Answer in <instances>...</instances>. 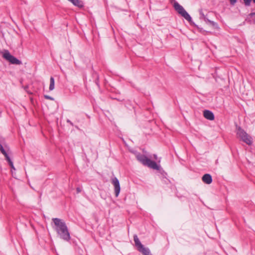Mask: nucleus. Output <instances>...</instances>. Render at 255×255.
I'll return each mask as SVG.
<instances>
[{"mask_svg":"<svg viewBox=\"0 0 255 255\" xmlns=\"http://www.w3.org/2000/svg\"><path fill=\"white\" fill-rule=\"evenodd\" d=\"M249 16L250 17H253V16H255V12H251V13L249 14Z\"/></svg>","mask_w":255,"mask_h":255,"instance_id":"obj_27","label":"nucleus"},{"mask_svg":"<svg viewBox=\"0 0 255 255\" xmlns=\"http://www.w3.org/2000/svg\"><path fill=\"white\" fill-rule=\"evenodd\" d=\"M93 77L95 78V82L96 84V85L99 88L100 87V83H99V76L98 74V73L95 72L93 71V73L92 74Z\"/></svg>","mask_w":255,"mask_h":255,"instance_id":"obj_15","label":"nucleus"},{"mask_svg":"<svg viewBox=\"0 0 255 255\" xmlns=\"http://www.w3.org/2000/svg\"><path fill=\"white\" fill-rule=\"evenodd\" d=\"M199 12H200V18H203L204 19L205 17H206V16L204 15V13L202 11V10L201 9L200 11H199Z\"/></svg>","mask_w":255,"mask_h":255,"instance_id":"obj_20","label":"nucleus"},{"mask_svg":"<svg viewBox=\"0 0 255 255\" xmlns=\"http://www.w3.org/2000/svg\"><path fill=\"white\" fill-rule=\"evenodd\" d=\"M44 97L46 99H48V100H52V101H53L54 100V98L49 96H48V95H44Z\"/></svg>","mask_w":255,"mask_h":255,"instance_id":"obj_21","label":"nucleus"},{"mask_svg":"<svg viewBox=\"0 0 255 255\" xmlns=\"http://www.w3.org/2000/svg\"><path fill=\"white\" fill-rule=\"evenodd\" d=\"M203 116L205 119L210 121H213L215 119L214 113L208 110H205L203 111Z\"/></svg>","mask_w":255,"mask_h":255,"instance_id":"obj_8","label":"nucleus"},{"mask_svg":"<svg viewBox=\"0 0 255 255\" xmlns=\"http://www.w3.org/2000/svg\"><path fill=\"white\" fill-rule=\"evenodd\" d=\"M137 250L143 255H151L150 250L148 248L144 247V246L138 249Z\"/></svg>","mask_w":255,"mask_h":255,"instance_id":"obj_11","label":"nucleus"},{"mask_svg":"<svg viewBox=\"0 0 255 255\" xmlns=\"http://www.w3.org/2000/svg\"><path fill=\"white\" fill-rule=\"evenodd\" d=\"M64 232H65V241H68L71 244H73L74 245H76L77 244L76 241L75 239L72 238L70 236V234L68 231V228L66 224H65L64 227Z\"/></svg>","mask_w":255,"mask_h":255,"instance_id":"obj_7","label":"nucleus"},{"mask_svg":"<svg viewBox=\"0 0 255 255\" xmlns=\"http://www.w3.org/2000/svg\"><path fill=\"white\" fill-rule=\"evenodd\" d=\"M66 122H67V123L70 124V125H71L72 127H73V126H74V124H73V123H72V122L70 120L67 119V120H66Z\"/></svg>","mask_w":255,"mask_h":255,"instance_id":"obj_24","label":"nucleus"},{"mask_svg":"<svg viewBox=\"0 0 255 255\" xmlns=\"http://www.w3.org/2000/svg\"><path fill=\"white\" fill-rule=\"evenodd\" d=\"M253 2L255 4V0H252Z\"/></svg>","mask_w":255,"mask_h":255,"instance_id":"obj_29","label":"nucleus"},{"mask_svg":"<svg viewBox=\"0 0 255 255\" xmlns=\"http://www.w3.org/2000/svg\"><path fill=\"white\" fill-rule=\"evenodd\" d=\"M9 166H10L11 169H13L14 170H15V168H14V165H13V162H10V163L9 164Z\"/></svg>","mask_w":255,"mask_h":255,"instance_id":"obj_23","label":"nucleus"},{"mask_svg":"<svg viewBox=\"0 0 255 255\" xmlns=\"http://www.w3.org/2000/svg\"><path fill=\"white\" fill-rule=\"evenodd\" d=\"M4 156L5 157V159L8 162L9 164L10 163V162H12L10 159V157H9L8 155L7 154V153L4 155Z\"/></svg>","mask_w":255,"mask_h":255,"instance_id":"obj_19","label":"nucleus"},{"mask_svg":"<svg viewBox=\"0 0 255 255\" xmlns=\"http://www.w3.org/2000/svg\"><path fill=\"white\" fill-rule=\"evenodd\" d=\"M244 1V3L246 6H249L251 5V3L252 0H243Z\"/></svg>","mask_w":255,"mask_h":255,"instance_id":"obj_18","label":"nucleus"},{"mask_svg":"<svg viewBox=\"0 0 255 255\" xmlns=\"http://www.w3.org/2000/svg\"><path fill=\"white\" fill-rule=\"evenodd\" d=\"M230 2V4L232 5H234L237 2V0H229Z\"/></svg>","mask_w":255,"mask_h":255,"instance_id":"obj_22","label":"nucleus"},{"mask_svg":"<svg viewBox=\"0 0 255 255\" xmlns=\"http://www.w3.org/2000/svg\"><path fill=\"white\" fill-rule=\"evenodd\" d=\"M203 19L207 23H209V21H211L207 17H205Z\"/></svg>","mask_w":255,"mask_h":255,"instance_id":"obj_26","label":"nucleus"},{"mask_svg":"<svg viewBox=\"0 0 255 255\" xmlns=\"http://www.w3.org/2000/svg\"><path fill=\"white\" fill-rule=\"evenodd\" d=\"M133 240L135 243V246L136 247L137 249L143 246L140 242L137 236L135 234L133 235Z\"/></svg>","mask_w":255,"mask_h":255,"instance_id":"obj_13","label":"nucleus"},{"mask_svg":"<svg viewBox=\"0 0 255 255\" xmlns=\"http://www.w3.org/2000/svg\"><path fill=\"white\" fill-rule=\"evenodd\" d=\"M55 81L53 77H51L50 79V85L49 89L50 91H52L54 89Z\"/></svg>","mask_w":255,"mask_h":255,"instance_id":"obj_16","label":"nucleus"},{"mask_svg":"<svg viewBox=\"0 0 255 255\" xmlns=\"http://www.w3.org/2000/svg\"><path fill=\"white\" fill-rule=\"evenodd\" d=\"M6 146L5 144L4 139L0 136V151L4 155L7 154L4 148H6Z\"/></svg>","mask_w":255,"mask_h":255,"instance_id":"obj_10","label":"nucleus"},{"mask_svg":"<svg viewBox=\"0 0 255 255\" xmlns=\"http://www.w3.org/2000/svg\"><path fill=\"white\" fill-rule=\"evenodd\" d=\"M135 156L136 159L144 166L158 171L163 178H166L167 173L163 170L161 166L158 164L155 161L150 159L145 155L142 154L139 152L137 153Z\"/></svg>","mask_w":255,"mask_h":255,"instance_id":"obj_1","label":"nucleus"},{"mask_svg":"<svg viewBox=\"0 0 255 255\" xmlns=\"http://www.w3.org/2000/svg\"><path fill=\"white\" fill-rule=\"evenodd\" d=\"M3 58L12 64L20 65L22 62L10 54L7 50H5L2 53Z\"/></svg>","mask_w":255,"mask_h":255,"instance_id":"obj_5","label":"nucleus"},{"mask_svg":"<svg viewBox=\"0 0 255 255\" xmlns=\"http://www.w3.org/2000/svg\"><path fill=\"white\" fill-rule=\"evenodd\" d=\"M202 180L206 184H210L212 182V176L208 173L205 174L202 177Z\"/></svg>","mask_w":255,"mask_h":255,"instance_id":"obj_9","label":"nucleus"},{"mask_svg":"<svg viewBox=\"0 0 255 255\" xmlns=\"http://www.w3.org/2000/svg\"><path fill=\"white\" fill-rule=\"evenodd\" d=\"M111 183L114 186L115 196L118 197L121 191L119 180L116 177H114L112 178Z\"/></svg>","mask_w":255,"mask_h":255,"instance_id":"obj_6","label":"nucleus"},{"mask_svg":"<svg viewBox=\"0 0 255 255\" xmlns=\"http://www.w3.org/2000/svg\"><path fill=\"white\" fill-rule=\"evenodd\" d=\"M209 24L212 25L214 29H218L219 28L218 23L214 21H209Z\"/></svg>","mask_w":255,"mask_h":255,"instance_id":"obj_17","label":"nucleus"},{"mask_svg":"<svg viewBox=\"0 0 255 255\" xmlns=\"http://www.w3.org/2000/svg\"><path fill=\"white\" fill-rule=\"evenodd\" d=\"M237 135L240 139L249 145L253 143L252 137L249 135L241 127L236 125Z\"/></svg>","mask_w":255,"mask_h":255,"instance_id":"obj_3","label":"nucleus"},{"mask_svg":"<svg viewBox=\"0 0 255 255\" xmlns=\"http://www.w3.org/2000/svg\"><path fill=\"white\" fill-rule=\"evenodd\" d=\"M153 158L155 160H157V156L156 154H154L153 155Z\"/></svg>","mask_w":255,"mask_h":255,"instance_id":"obj_28","label":"nucleus"},{"mask_svg":"<svg viewBox=\"0 0 255 255\" xmlns=\"http://www.w3.org/2000/svg\"><path fill=\"white\" fill-rule=\"evenodd\" d=\"M174 9L188 22L191 21V17L189 14L185 10L183 7L178 2L174 1L173 3Z\"/></svg>","mask_w":255,"mask_h":255,"instance_id":"obj_4","label":"nucleus"},{"mask_svg":"<svg viewBox=\"0 0 255 255\" xmlns=\"http://www.w3.org/2000/svg\"><path fill=\"white\" fill-rule=\"evenodd\" d=\"M190 24L192 26H193L194 27H196L198 31L199 32H200V33H204L205 32H207V31L204 30L201 27H200L198 25H197L196 24H195L193 21H192V19L191 18V21L190 22H189Z\"/></svg>","mask_w":255,"mask_h":255,"instance_id":"obj_14","label":"nucleus"},{"mask_svg":"<svg viewBox=\"0 0 255 255\" xmlns=\"http://www.w3.org/2000/svg\"><path fill=\"white\" fill-rule=\"evenodd\" d=\"M51 223L53 229L61 239H64V223L58 218H53Z\"/></svg>","mask_w":255,"mask_h":255,"instance_id":"obj_2","label":"nucleus"},{"mask_svg":"<svg viewBox=\"0 0 255 255\" xmlns=\"http://www.w3.org/2000/svg\"><path fill=\"white\" fill-rule=\"evenodd\" d=\"M71 2L73 5L78 7L82 8L84 7V3L80 0H68Z\"/></svg>","mask_w":255,"mask_h":255,"instance_id":"obj_12","label":"nucleus"},{"mask_svg":"<svg viewBox=\"0 0 255 255\" xmlns=\"http://www.w3.org/2000/svg\"><path fill=\"white\" fill-rule=\"evenodd\" d=\"M81 192V189L80 188V187H78L76 188V192L77 193H79Z\"/></svg>","mask_w":255,"mask_h":255,"instance_id":"obj_25","label":"nucleus"}]
</instances>
